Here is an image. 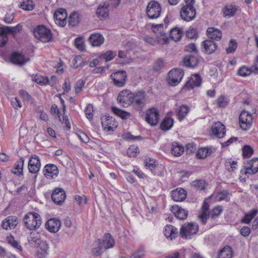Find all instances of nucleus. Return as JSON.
I'll list each match as a JSON object with an SVG mask.
<instances>
[{
  "label": "nucleus",
  "instance_id": "nucleus-1",
  "mask_svg": "<svg viewBox=\"0 0 258 258\" xmlns=\"http://www.w3.org/2000/svg\"><path fill=\"white\" fill-rule=\"evenodd\" d=\"M25 227L32 230L38 229L42 223L41 218L39 214L35 212H29L23 218Z\"/></svg>",
  "mask_w": 258,
  "mask_h": 258
},
{
  "label": "nucleus",
  "instance_id": "nucleus-2",
  "mask_svg": "<svg viewBox=\"0 0 258 258\" xmlns=\"http://www.w3.org/2000/svg\"><path fill=\"white\" fill-rule=\"evenodd\" d=\"M33 33L36 38L43 42H48L52 40V34L50 30L43 25L38 26L34 29Z\"/></svg>",
  "mask_w": 258,
  "mask_h": 258
},
{
  "label": "nucleus",
  "instance_id": "nucleus-3",
  "mask_svg": "<svg viewBox=\"0 0 258 258\" xmlns=\"http://www.w3.org/2000/svg\"><path fill=\"white\" fill-rule=\"evenodd\" d=\"M199 226L197 223H186L181 226L179 234L182 238H191L192 236L197 234Z\"/></svg>",
  "mask_w": 258,
  "mask_h": 258
},
{
  "label": "nucleus",
  "instance_id": "nucleus-4",
  "mask_svg": "<svg viewBox=\"0 0 258 258\" xmlns=\"http://www.w3.org/2000/svg\"><path fill=\"white\" fill-rule=\"evenodd\" d=\"M110 77L113 84L117 87H123L127 80V73L124 70H118L112 73Z\"/></svg>",
  "mask_w": 258,
  "mask_h": 258
},
{
  "label": "nucleus",
  "instance_id": "nucleus-5",
  "mask_svg": "<svg viewBox=\"0 0 258 258\" xmlns=\"http://www.w3.org/2000/svg\"><path fill=\"white\" fill-rule=\"evenodd\" d=\"M161 12L160 4L155 1L149 2L146 8L147 16L150 19H155L159 17Z\"/></svg>",
  "mask_w": 258,
  "mask_h": 258
},
{
  "label": "nucleus",
  "instance_id": "nucleus-6",
  "mask_svg": "<svg viewBox=\"0 0 258 258\" xmlns=\"http://www.w3.org/2000/svg\"><path fill=\"white\" fill-rule=\"evenodd\" d=\"M184 72L181 69H174L169 72L168 82L171 86H175L181 81Z\"/></svg>",
  "mask_w": 258,
  "mask_h": 258
},
{
  "label": "nucleus",
  "instance_id": "nucleus-7",
  "mask_svg": "<svg viewBox=\"0 0 258 258\" xmlns=\"http://www.w3.org/2000/svg\"><path fill=\"white\" fill-rule=\"evenodd\" d=\"M239 119L240 127L243 130L246 131L250 127L253 118L250 113L243 110L239 115Z\"/></svg>",
  "mask_w": 258,
  "mask_h": 258
},
{
  "label": "nucleus",
  "instance_id": "nucleus-8",
  "mask_svg": "<svg viewBox=\"0 0 258 258\" xmlns=\"http://www.w3.org/2000/svg\"><path fill=\"white\" fill-rule=\"evenodd\" d=\"M159 119L158 109L152 107L146 111L145 120L150 125L154 126L157 124Z\"/></svg>",
  "mask_w": 258,
  "mask_h": 258
},
{
  "label": "nucleus",
  "instance_id": "nucleus-9",
  "mask_svg": "<svg viewBox=\"0 0 258 258\" xmlns=\"http://www.w3.org/2000/svg\"><path fill=\"white\" fill-rule=\"evenodd\" d=\"M102 127L108 131H114L118 126V123L115 119L107 114L101 118Z\"/></svg>",
  "mask_w": 258,
  "mask_h": 258
},
{
  "label": "nucleus",
  "instance_id": "nucleus-10",
  "mask_svg": "<svg viewBox=\"0 0 258 258\" xmlns=\"http://www.w3.org/2000/svg\"><path fill=\"white\" fill-rule=\"evenodd\" d=\"M40 167L39 157L36 155H31L28 164L29 171L31 173H36L39 171Z\"/></svg>",
  "mask_w": 258,
  "mask_h": 258
},
{
  "label": "nucleus",
  "instance_id": "nucleus-11",
  "mask_svg": "<svg viewBox=\"0 0 258 258\" xmlns=\"http://www.w3.org/2000/svg\"><path fill=\"white\" fill-rule=\"evenodd\" d=\"M180 13L181 18L187 22L192 21L196 16V11L194 7H183Z\"/></svg>",
  "mask_w": 258,
  "mask_h": 258
},
{
  "label": "nucleus",
  "instance_id": "nucleus-12",
  "mask_svg": "<svg viewBox=\"0 0 258 258\" xmlns=\"http://www.w3.org/2000/svg\"><path fill=\"white\" fill-rule=\"evenodd\" d=\"M66 198L65 191L61 188H56L53 190L51 199L52 201L57 205H61Z\"/></svg>",
  "mask_w": 258,
  "mask_h": 258
},
{
  "label": "nucleus",
  "instance_id": "nucleus-13",
  "mask_svg": "<svg viewBox=\"0 0 258 258\" xmlns=\"http://www.w3.org/2000/svg\"><path fill=\"white\" fill-rule=\"evenodd\" d=\"M245 174L252 175L258 172V158H254L244 163Z\"/></svg>",
  "mask_w": 258,
  "mask_h": 258
},
{
  "label": "nucleus",
  "instance_id": "nucleus-14",
  "mask_svg": "<svg viewBox=\"0 0 258 258\" xmlns=\"http://www.w3.org/2000/svg\"><path fill=\"white\" fill-rule=\"evenodd\" d=\"M67 14L64 9H59L55 11L54 14V19L56 24L63 27L67 24Z\"/></svg>",
  "mask_w": 258,
  "mask_h": 258
},
{
  "label": "nucleus",
  "instance_id": "nucleus-15",
  "mask_svg": "<svg viewBox=\"0 0 258 258\" xmlns=\"http://www.w3.org/2000/svg\"><path fill=\"white\" fill-rule=\"evenodd\" d=\"M202 46L205 53L210 54L214 53L217 49L216 43L211 39H207L202 42Z\"/></svg>",
  "mask_w": 258,
  "mask_h": 258
},
{
  "label": "nucleus",
  "instance_id": "nucleus-16",
  "mask_svg": "<svg viewBox=\"0 0 258 258\" xmlns=\"http://www.w3.org/2000/svg\"><path fill=\"white\" fill-rule=\"evenodd\" d=\"M61 226L60 220L57 218H51L45 224L46 229L50 232L55 233Z\"/></svg>",
  "mask_w": 258,
  "mask_h": 258
},
{
  "label": "nucleus",
  "instance_id": "nucleus-17",
  "mask_svg": "<svg viewBox=\"0 0 258 258\" xmlns=\"http://www.w3.org/2000/svg\"><path fill=\"white\" fill-rule=\"evenodd\" d=\"M202 83V79L199 75L196 74L185 84L183 89L187 88L188 90L193 89L195 87H199Z\"/></svg>",
  "mask_w": 258,
  "mask_h": 258
},
{
  "label": "nucleus",
  "instance_id": "nucleus-18",
  "mask_svg": "<svg viewBox=\"0 0 258 258\" xmlns=\"http://www.w3.org/2000/svg\"><path fill=\"white\" fill-rule=\"evenodd\" d=\"M212 132L217 138H222L225 134V126L220 121L215 122L212 125Z\"/></svg>",
  "mask_w": 258,
  "mask_h": 258
},
{
  "label": "nucleus",
  "instance_id": "nucleus-19",
  "mask_svg": "<svg viewBox=\"0 0 258 258\" xmlns=\"http://www.w3.org/2000/svg\"><path fill=\"white\" fill-rule=\"evenodd\" d=\"M29 60V58L25 57L21 53L15 52L12 55L11 61L16 64L22 66L25 64Z\"/></svg>",
  "mask_w": 258,
  "mask_h": 258
},
{
  "label": "nucleus",
  "instance_id": "nucleus-20",
  "mask_svg": "<svg viewBox=\"0 0 258 258\" xmlns=\"http://www.w3.org/2000/svg\"><path fill=\"white\" fill-rule=\"evenodd\" d=\"M44 176L48 178V177H53L54 176H57L58 173V169L57 166L53 164H46L43 170Z\"/></svg>",
  "mask_w": 258,
  "mask_h": 258
},
{
  "label": "nucleus",
  "instance_id": "nucleus-21",
  "mask_svg": "<svg viewBox=\"0 0 258 258\" xmlns=\"http://www.w3.org/2000/svg\"><path fill=\"white\" fill-rule=\"evenodd\" d=\"M18 222L15 216H9L2 222V227L6 229H12L14 228L18 224Z\"/></svg>",
  "mask_w": 258,
  "mask_h": 258
},
{
  "label": "nucleus",
  "instance_id": "nucleus-22",
  "mask_svg": "<svg viewBox=\"0 0 258 258\" xmlns=\"http://www.w3.org/2000/svg\"><path fill=\"white\" fill-rule=\"evenodd\" d=\"M171 211L176 217L179 220H185L188 215L187 211L177 205L172 206L171 208Z\"/></svg>",
  "mask_w": 258,
  "mask_h": 258
},
{
  "label": "nucleus",
  "instance_id": "nucleus-23",
  "mask_svg": "<svg viewBox=\"0 0 258 258\" xmlns=\"http://www.w3.org/2000/svg\"><path fill=\"white\" fill-rule=\"evenodd\" d=\"M186 191L182 188H177L171 192L172 199L176 202H181L183 201L186 197Z\"/></svg>",
  "mask_w": 258,
  "mask_h": 258
},
{
  "label": "nucleus",
  "instance_id": "nucleus-24",
  "mask_svg": "<svg viewBox=\"0 0 258 258\" xmlns=\"http://www.w3.org/2000/svg\"><path fill=\"white\" fill-rule=\"evenodd\" d=\"M132 95L133 94L129 90L125 89L123 90L119 93L117 97V101L120 103H122L123 106L127 105L129 104L127 102L128 100L131 97H132Z\"/></svg>",
  "mask_w": 258,
  "mask_h": 258
},
{
  "label": "nucleus",
  "instance_id": "nucleus-25",
  "mask_svg": "<svg viewBox=\"0 0 258 258\" xmlns=\"http://www.w3.org/2000/svg\"><path fill=\"white\" fill-rule=\"evenodd\" d=\"M207 33L209 39L214 41V40H220L222 35L220 30L214 27L208 28L207 30Z\"/></svg>",
  "mask_w": 258,
  "mask_h": 258
},
{
  "label": "nucleus",
  "instance_id": "nucleus-26",
  "mask_svg": "<svg viewBox=\"0 0 258 258\" xmlns=\"http://www.w3.org/2000/svg\"><path fill=\"white\" fill-rule=\"evenodd\" d=\"M101 243V240L100 239H97L94 242L93 247L91 250L93 256H100L103 251L106 250Z\"/></svg>",
  "mask_w": 258,
  "mask_h": 258
},
{
  "label": "nucleus",
  "instance_id": "nucleus-27",
  "mask_svg": "<svg viewBox=\"0 0 258 258\" xmlns=\"http://www.w3.org/2000/svg\"><path fill=\"white\" fill-rule=\"evenodd\" d=\"M164 235L170 240L174 239L178 234L177 229L171 225H167L164 227Z\"/></svg>",
  "mask_w": 258,
  "mask_h": 258
},
{
  "label": "nucleus",
  "instance_id": "nucleus-28",
  "mask_svg": "<svg viewBox=\"0 0 258 258\" xmlns=\"http://www.w3.org/2000/svg\"><path fill=\"white\" fill-rule=\"evenodd\" d=\"M104 41L103 35L99 33H94L90 35L89 41L93 46H100Z\"/></svg>",
  "mask_w": 258,
  "mask_h": 258
},
{
  "label": "nucleus",
  "instance_id": "nucleus-29",
  "mask_svg": "<svg viewBox=\"0 0 258 258\" xmlns=\"http://www.w3.org/2000/svg\"><path fill=\"white\" fill-rule=\"evenodd\" d=\"M171 151L174 156L179 157L184 152V147L179 143L173 142L172 143Z\"/></svg>",
  "mask_w": 258,
  "mask_h": 258
},
{
  "label": "nucleus",
  "instance_id": "nucleus-30",
  "mask_svg": "<svg viewBox=\"0 0 258 258\" xmlns=\"http://www.w3.org/2000/svg\"><path fill=\"white\" fill-rule=\"evenodd\" d=\"M108 5H99L96 11V15L100 19L106 18L109 15Z\"/></svg>",
  "mask_w": 258,
  "mask_h": 258
},
{
  "label": "nucleus",
  "instance_id": "nucleus-31",
  "mask_svg": "<svg viewBox=\"0 0 258 258\" xmlns=\"http://www.w3.org/2000/svg\"><path fill=\"white\" fill-rule=\"evenodd\" d=\"M101 244L105 249L112 248L114 245V240L109 233H105L103 239L101 240Z\"/></svg>",
  "mask_w": 258,
  "mask_h": 258
},
{
  "label": "nucleus",
  "instance_id": "nucleus-32",
  "mask_svg": "<svg viewBox=\"0 0 258 258\" xmlns=\"http://www.w3.org/2000/svg\"><path fill=\"white\" fill-rule=\"evenodd\" d=\"M213 150L211 148H201L198 150L196 157L198 159H204L210 156Z\"/></svg>",
  "mask_w": 258,
  "mask_h": 258
},
{
  "label": "nucleus",
  "instance_id": "nucleus-33",
  "mask_svg": "<svg viewBox=\"0 0 258 258\" xmlns=\"http://www.w3.org/2000/svg\"><path fill=\"white\" fill-rule=\"evenodd\" d=\"M184 65L187 67L195 68L197 66L198 59L191 54L185 56L183 59Z\"/></svg>",
  "mask_w": 258,
  "mask_h": 258
},
{
  "label": "nucleus",
  "instance_id": "nucleus-34",
  "mask_svg": "<svg viewBox=\"0 0 258 258\" xmlns=\"http://www.w3.org/2000/svg\"><path fill=\"white\" fill-rule=\"evenodd\" d=\"M183 34L182 29L178 27L172 28L170 31V38L174 41H179Z\"/></svg>",
  "mask_w": 258,
  "mask_h": 258
},
{
  "label": "nucleus",
  "instance_id": "nucleus-35",
  "mask_svg": "<svg viewBox=\"0 0 258 258\" xmlns=\"http://www.w3.org/2000/svg\"><path fill=\"white\" fill-rule=\"evenodd\" d=\"M111 110L115 114H116V115L120 117L121 118L123 119H128L132 116L130 112L119 109L116 107H111Z\"/></svg>",
  "mask_w": 258,
  "mask_h": 258
},
{
  "label": "nucleus",
  "instance_id": "nucleus-36",
  "mask_svg": "<svg viewBox=\"0 0 258 258\" xmlns=\"http://www.w3.org/2000/svg\"><path fill=\"white\" fill-rule=\"evenodd\" d=\"M174 120L170 117H165L160 124V128L163 131L170 130L173 125Z\"/></svg>",
  "mask_w": 258,
  "mask_h": 258
},
{
  "label": "nucleus",
  "instance_id": "nucleus-37",
  "mask_svg": "<svg viewBox=\"0 0 258 258\" xmlns=\"http://www.w3.org/2000/svg\"><path fill=\"white\" fill-rule=\"evenodd\" d=\"M190 110V108L186 106L182 105L178 109L177 112V116L179 120H182L187 115Z\"/></svg>",
  "mask_w": 258,
  "mask_h": 258
},
{
  "label": "nucleus",
  "instance_id": "nucleus-38",
  "mask_svg": "<svg viewBox=\"0 0 258 258\" xmlns=\"http://www.w3.org/2000/svg\"><path fill=\"white\" fill-rule=\"evenodd\" d=\"M237 8L235 6H226L223 9V16L225 18H230L234 15Z\"/></svg>",
  "mask_w": 258,
  "mask_h": 258
},
{
  "label": "nucleus",
  "instance_id": "nucleus-39",
  "mask_svg": "<svg viewBox=\"0 0 258 258\" xmlns=\"http://www.w3.org/2000/svg\"><path fill=\"white\" fill-rule=\"evenodd\" d=\"M39 235L37 233L32 232L27 237L28 242L34 246H38L39 243L41 241L39 239Z\"/></svg>",
  "mask_w": 258,
  "mask_h": 258
},
{
  "label": "nucleus",
  "instance_id": "nucleus-40",
  "mask_svg": "<svg viewBox=\"0 0 258 258\" xmlns=\"http://www.w3.org/2000/svg\"><path fill=\"white\" fill-rule=\"evenodd\" d=\"M24 159L20 158L16 163L15 167L12 170L13 173L18 175L23 174V167L24 164Z\"/></svg>",
  "mask_w": 258,
  "mask_h": 258
},
{
  "label": "nucleus",
  "instance_id": "nucleus-41",
  "mask_svg": "<svg viewBox=\"0 0 258 258\" xmlns=\"http://www.w3.org/2000/svg\"><path fill=\"white\" fill-rule=\"evenodd\" d=\"M232 256V248L229 246L224 247L218 253V258H231Z\"/></svg>",
  "mask_w": 258,
  "mask_h": 258
},
{
  "label": "nucleus",
  "instance_id": "nucleus-42",
  "mask_svg": "<svg viewBox=\"0 0 258 258\" xmlns=\"http://www.w3.org/2000/svg\"><path fill=\"white\" fill-rule=\"evenodd\" d=\"M132 104L135 109L142 112L145 106V99L142 100L139 99H132Z\"/></svg>",
  "mask_w": 258,
  "mask_h": 258
},
{
  "label": "nucleus",
  "instance_id": "nucleus-43",
  "mask_svg": "<svg viewBox=\"0 0 258 258\" xmlns=\"http://www.w3.org/2000/svg\"><path fill=\"white\" fill-rule=\"evenodd\" d=\"M151 30L154 33L156 34L157 36L160 35L161 36H163L165 35V32L164 31V27L162 24H152Z\"/></svg>",
  "mask_w": 258,
  "mask_h": 258
},
{
  "label": "nucleus",
  "instance_id": "nucleus-44",
  "mask_svg": "<svg viewBox=\"0 0 258 258\" xmlns=\"http://www.w3.org/2000/svg\"><path fill=\"white\" fill-rule=\"evenodd\" d=\"M32 80L33 82L40 84L42 86L47 85L48 78L41 75H33L32 76Z\"/></svg>",
  "mask_w": 258,
  "mask_h": 258
},
{
  "label": "nucleus",
  "instance_id": "nucleus-45",
  "mask_svg": "<svg viewBox=\"0 0 258 258\" xmlns=\"http://www.w3.org/2000/svg\"><path fill=\"white\" fill-rule=\"evenodd\" d=\"M20 7L26 11H32L34 8V4L31 0H26L21 4Z\"/></svg>",
  "mask_w": 258,
  "mask_h": 258
},
{
  "label": "nucleus",
  "instance_id": "nucleus-46",
  "mask_svg": "<svg viewBox=\"0 0 258 258\" xmlns=\"http://www.w3.org/2000/svg\"><path fill=\"white\" fill-rule=\"evenodd\" d=\"M8 40L7 33L3 27H0V47L5 46L7 43Z\"/></svg>",
  "mask_w": 258,
  "mask_h": 258
},
{
  "label": "nucleus",
  "instance_id": "nucleus-47",
  "mask_svg": "<svg viewBox=\"0 0 258 258\" xmlns=\"http://www.w3.org/2000/svg\"><path fill=\"white\" fill-rule=\"evenodd\" d=\"M79 15L77 12L72 13L69 17V23L72 26H76L80 21Z\"/></svg>",
  "mask_w": 258,
  "mask_h": 258
},
{
  "label": "nucleus",
  "instance_id": "nucleus-48",
  "mask_svg": "<svg viewBox=\"0 0 258 258\" xmlns=\"http://www.w3.org/2000/svg\"><path fill=\"white\" fill-rule=\"evenodd\" d=\"M3 28L5 29L7 34L8 33H10L13 34H15L22 29V26L20 24H18L15 27L5 26Z\"/></svg>",
  "mask_w": 258,
  "mask_h": 258
},
{
  "label": "nucleus",
  "instance_id": "nucleus-49",
  "mask_svg": "<svg viewBox=\"0 0 258 258\" xmlns=\"http://www.w3.org/2000/svg\"><path fill=\"white\" fill-rule=\"evenodd\" d=\"M186 36L190 39H197L198 37V33L197 29L189 27L186 31Z\"/></svg>",
  "mask_w": 258,
  "mask_h": 258
},
{
  "label": "nucleus",
  "instance_id": "nucleus-50",
  "mask_svg": "<svg viewBox=\"0 0 258 258\" xmlns=\"http://www.w3.org/2000/svg\"><path fill=\"white\" fill-rule=\"evenodd\" d=\"M222 211L223 209L221 206H217L215 207L208 214L212 219H214L221 214Z\"/></svg>",
  "mask_w": 258,
  "mask_h": 258
},
{
  "label": "nucleus",
  "instance_id": "nucleus-51",
  "mask_svg": "<svg viewBox=\"0 0 258 258\" xmlns=\"http://www.w3.org/2000/svg\"><path fill=\"white\" fill-rule=\"evenodd\" d=\"M253 153L252 148L248 145H245L242 149V155L244 158H248Z\"/></svg>",
  "mask_w": 258,
  "mask_h": 258
},
{
  "label": "nucleus",
  "instance_id": "nucleus-52",
  "mask_svg": "<svg viewBox=\"0 0 258 258\" xmlns=\"http://www.w3.org/2000/svg\"><path fill=\"white\" fill-rule=\"evenodd\" d=\"M145 166H148L154 175H156V173L155 172V169L156 168V164H155L154 160L151 159H147L145 161Z\"/></svg>",
  "mask_w": 258,
  "mask_h": 258
},
{
  "label": "nucleus",
  "instance_id": "nucleus-53",
  "mask_svg": "<svg viewBox=\"0 0 258 258\" xmlns=\"http://www.w3.org/2000/svg\"><path fill=\"white\" fill-rule=\"evenodd\" d=\"M139 153V149L137 146H131L127 150V155L130 157H135Z\"/></svg>",
  "mask_w": 258,
  "mask_h": 258
},
{
  "label": "nucleus",
  "instance_id": "nucleus-54",
  "mask_svg": "<svg viewBox=\"0 0 258 258\" xmlns=\"http://www.w3.org/2000/svg\"><path fill=\"white\" fill-rule=\"evenodd\" d=\"M191 185L197 189L203 190L205 188L206 183L203 180H197L192 182Z\"/></svg>",
  "mask_w": 258,
  "mask_h": 258
},
{
  "label": "nucleus",
  "instance_id": "nucleus-55",
  "mask_svg": "<svg viewBox=\"0 0 258 258\" xmlns=\"http://www.w3.org/2000/svg\"><path fill=\"white\" fill-rule=\"evenodd\" d=\"M75 45L78 49L81 51L85 49L84 42L81 37H77L75 39Z\"/></svg>",
  "mask_w": 258,
  "mask_h": 258
},
{
  "label": "nucleus",
  "instance_id": "nucleus-56",
  "mask_svg": "<svg viewBox=\"0 0 258 258\" xmlns=\"http://www.w3.org/2000/svg\"><path fill=\"white\" fill-rule=\"evenodd\" d=\"M8 241L10 244H11L13 247L18 249L19 251L22 250V246L19 244V242L16 241L14 237L10 236L8 237Z\"/></svg>",
  "mask_w": 258,
  "mask_h": 258
},
{
  "label": "nucleus",
  "instance_id": "nucleus-57",
  "mask_svg": "<svg viewBox=\"0 0 258 258\" xmlns=\"http://www.w3.org/2000/svg\"><path fill=\"white\" fill-rule=\"evenodd\" d=\"M227 98L224 96H221L217 99V104L219 107L224 108L228 104Z\"/></svg>",
  "mask_w": 258,
  "mask_h": 258
},
{
  "label": "nucleus",
  "instance_id": "nucleus-58",
  "mask_svg": "<svg viewBox=\"0 0 258 258\" xmlns=\"http://www.w3.org/2000/svg\"><path fill=\"white\" fill-rule=\"evenodd\" d=\"M237 46V44L235 40L231 39L229 44L228 47L226 49L227 53H233L235 51Z\"/></svg>",
  "mask_w": 258,
  "mask_h": 258
},
{
  "label": "nucleus",
  "instance_id": "nucleus-59",
  "mask_svg": "<svg viewBox=\"0 0 258 258\" xmlns=\"http://www.w3.org/2000/svg\"><path fill=\"white\" fill-rule=\"evenodd\" d=\"M122 138L124 140L128 141H135L137 140H142V137L140 136H134L129 133H125L122 135Z\"/></svg>",
  "mask_w": 258,
  "mask_h": 258
},
{
  "label": "nucleus",
  "instance_id": "nucleus-60",
  "mask_svg": "<svg viewBox=\"0 0 258 258\" xmlns=\"http://www.w3.org/2000/svg\"><path fill=\"white\" fill-rule=\"evenodd\" d=\"M38 247H39L38 251H42L43 252V254L44 253V254H48L49 247L45 241H41L39 243Z\"/></svg>",
  "mask_w": 258,
  "mask_h": 258
},
{
  "label": "nucleus",
  "instance_id": "nucleus-61",
  "mask_svg": "<svg viewBox=\"0 0 258 258\" xmlns=\"http://www.w3.org/2000/svg\"><path fill=\"white\" fill-rule=\"evenodd\" d=\"M93 106L92 104H89L85 108V112L87 118L89 119L93 118Z\"/></svg>",
  "mask_w": 258,
  "mask_h": 258
},
{
  "label": "nucleus",
  "instance_id": "nucleus-62",
  "mask_svg": "<svg viewBox=\"0 0 258 258\" xmlns=\"http://www.w3.org/2000/svg\"><path fill=\"white\" fill-rule=\"evenodd\" d=\"M75 200L79 205L86 204L87 203L88 199L85 196L76 195Z\"/></svg>",
  "mask_w": 258,
  "mask_h": 258
},
{
  "label": "nucleus",
  "instance_id": "nucleus-63",
  "mask_svg": "<svg viewBox=\"0 0 258 258\" xmlns=\"http://www.w3.org/2000/svg\"><path fill=\"white\" fill-rule=\"evenodd\" d=\"M116 53L111 50L106 51L103 55V57L106 61L111 60L116 55Z\"/></svg>",
  "mask_w": 258,
  "mask_h": 258
},
{
  "label": "nucleus",
  "instance_id": "nucleus-64",
  "mask_svg": "<svg viewBox=\"0 0 258 258\" xmlns=\"http://www.w3.org/2000/svg\"><path fill=\"white\" fill-rule=\"evenodd\" d=\"M145 249L141 247L139 248L134 254L131 256L133 258H143L145 255Z\"/></svg>",
  "mask_w": 258,
  "mask_h": 258
}]
</instances>
